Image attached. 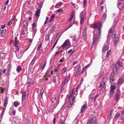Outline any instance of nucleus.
<instances>
[{
    "label": "nucleus",
    "mask_w": 124,
    "mask_h": 124,
    "mask_svg": "<svg viewBox=\"0 0 124 124\" xmlns=\"http://www.w3.org/2000/svg\"><path fill=\"white\" fill-rule=\"evenodd\" d=\"M35 25V23L34 22L32 24V30H33V28H34V27Z\"/></svg>",
    "instance_id": "0e129e2a"
},
{
    "label": "nucleus",
    "mask_w": 124,
    "mask_h": 124,
    "mask_svg": "<svg viewBox=\"0 0 124 124\" xmlns=\"http://www.w3.org/2000/svg\"><path fill=\"white\" fill-rule=\"evenodd\" d=\"M70 80V77L68 76L66 77L64 79V81H63L62 84L65 85L66 84L67 82Z\"/></svg>",
    "instance_id": "4468645a"
},
{
    "label": "nucleus",
    "mask_w": 124,
    "mask_h": 124,
    "mask_svg": "<svg viewBox=\"0 0 124 124\" xmlns=\"http://www.w3.org/2000/svg\"><path fill=\"white\" fill-rule=\"evenodd\" d=\"M37 58L38 57L37 56H34L29 66V68H31L32 67L33 65L34 64V63L35 62Z\"/></svg>",
    "instance_id": "6e6552de"
},
{
    "label": "nucleus",
    "mask_w": 124,
    "mask_h": 124,
    "mask_svg": "<svg viewBox=\"0 0 124 124\" xmlns=\"http://www.w3.org/2000/svg\"><path fill=\"white\" fill-rule=\"evenodd\" d=\"M56 11L57 13H59L61 11H63V10H62L61 9H60L57 10H56Z\"/></svg>",
    "instance_id": "680f3d73"
},
{
    "label": "nucleus",
    "mask_w": 124,
    "mask_h": 124,
    "mask_svg": "<svg viewBox=\"0 0 124 124\" xmlns=\"http://www.w3.org/2000/svg\"><path fill=\"white\" fill-rule=\"evenodd\" d=\"M87 108L86 104H85L83 105L81 108V111L83 113L86 109Z\"/></svg>",
    "instance_id": "ddd939ff"
},
{
    "label": "nucleus",
    "mask_w": 124,
    "mask_h": 124,
    "mask_svg": "<svg viewBox=\"0 0 124 124\" xmlns=\"http://www.w3.org/2000/svg\"><path fill=\"white\" fill-rule=\"evenodd\" d=\"M101 23L99 22L97 23H94L91 25V28L94 29H96L98 30V32L99 35H101Z\"/></svg>",
    "instance_id": "f257e3e1"
},
{
    "label": "nucleus",
    "mask_w": 124,
    "mask_h": 124,
    "mask_svg": "<svg viewBox=\"0 0 124 124\" xmlns=\"http://www.w3.org/2000/svg\"><path fill=\"white\" fill-rule=\"evenodd\" d=\"M11 68L12 66L11 64H9L8 65V72H10V71L11 70Z\"/></svg>",
    "instance_id": "e433bc0d"
},
{
    "label": "nucleus",
    "mask_w": 124,
    "mask_h": 124,
    "mask_svg": "<svg viewBox=\"0 0 124 124\" xmlns=\"http://www.w3.org/2000/svg\"><path fill=\"white\" fill-rule=\"evenodd\" d=\"M22 70V68L21 66L19 65L16 69V71L17 72L19 73Z\"/></svg>",
    "instance_id": "cd10ccee"
},
{
    "label": "nucleus",
    "mask_w": 124,
    "mask_h": 124,
    "mask_svg": "<svg viewBox=\"0 0 124 124\" xmlns=\"http://www.w3.org/2000/svg\"><path fill=\"white\" fill-rule=\"evenodd\" d=\"M100 88L101 89L103 88L104 87L105 85V83L104 82H103L102 83L101 82L100 83Z\"/></svg>",
    "instance_id": "4c0bfd02"
},
{
    "label": "nucleus",
    "mask_w": 124,
    "mask_h": 124,
    "mask_svg": "<svg viewBox=\"0 0 124 124\" xmlns=\"http://www.w3.org/2000/svg\"><path fill=\"white\" fill-rule=\"evenodd\" d=\"M6 29L5 30H3L1 31V37H3L5 35V33L6 32Z\"/></svg>",
    "instance_id": "f704fd0d"
},
{
    "label": "nucleus",
    "mask_w": 124,
    "mask_h": 124,
    "mask_svg": "<svg viewBox=\"0 0 124 124\" xmlns=\"http://www.w3.org/2000/svg\"><path fill=\"white\" fill-rule=\"evenodd\" d=\"M112 31V29L111 28L108 31V34H110Z\"/></svg>",
    "instance_id": "338daca9"
},
{
    "label": "nucleus",
    "mask_w": 124,
    "mask_h": 124,
    "mask_svg": "<svg viewBox=\"0 0 124 124\" xmlns=\"http://www.w3.org/2000/svg\"><path fill=\"white\" fill-rule=\"evenodd\" d=\"M44 90L43 88H42L40 90V92L39 95V96L40 98L42 99L43 95V93Z\"/></svg>",
    "instance_id": "c85d7f7f"
},
{
    "label": "nucleus",
    "mask_w": 124,
    "mask_h": 124,
    "mask_svg": "<svg viewBox=\"0 0 124 124\" xmlns=\"http://www.w3.org/2000/svg\"><path fill=\"white\" fill-rule=\"evenodd\" d=\"M42 42H40V44L39 45L37 49V50L38 52L39 51L41 48L42 46Z\"/></svg>",
    "instance_id": "c9c22d12"
},
{
    "label": "nucleus",
    "mask_w": 124,
    "mask_h": 124,
    "mask_svg": "<svg viewBox=\"0 0 124 124\" xmlns=\"http://www.w3.org/2000/svg\"><path fill=\"white\" fill-rule=\"evenodd\" d=\"M55 15L54 14H53L51 16V17H50V19H53L55 17Z\"/></svg>",
    "instance_id": "864d4df0"
},
{
    "label": "nucleus",
    "mask_w": 124,
    "mask_h": 124,
    "mask_svg": "<svg viewBox=\"0 0 124 124\" xmlns=\"http://www.w3.org/2000/svg\"><path fill=\"white\" fill-rule=\"evenodd\" d=\"M53 82L54 83H56V76H55L53 77Z\"/></svg>",
    "instance_id": "09e8293b"
},
{
    "label": "nucleus",
    "mask_w": 124,
    "mask_h": 124,
    "mask_svg": "<svg viewBox=\"0 0 124 124\" xmlns=\"http://www.w3.org/2000/svg\"><path fill=\"white\" fill-rule=\"evenodd\" d=\"M5 24L3 25H2L1 26V29H4V28H5Z\"/></svg>",
    "instance_id": "774afa93"
},
{
    "label": "nucleus",
    "mask_w": 124,
    "mask_h": 124,
    "mask_svg": "<svg viewBox=\"0 0 124 124\" xmlns=\"http://www.w3.org/2000/svg\"><path fill=\"white\" fill-rule=\"evenodd\" d=\"M75 11H73L72 12V14L71 15L73 16H75Z\"/></svg>",
    "instance_id": "69168bd1"
},
{
    "label": "nucleus",
    "mask_w": 124,
    "mask_h": 124,
    "mask_svg": "<svg viewBox=\"0 0 124 124\" xmlns=\"http://www.w3.org/2000/svg\"><path fill=\"white\" fill-rule=\"evenodd\" d=\"M55 27V25H53L51 27L50 30L49 31V32L50 33H52L54 31Z\"/></svg>",
    "instance_id": "aec40b11"
},
{
    "label": "nucleus",
    "mask_w": 124,
    "mask_h": 124,
    "mask_svg": "<svg viewBox=\"0 0 124 124\" xmlns=\"http://www.w3.org/2000/svg\"><path fill=\"white\" fill-rule=\"evenodd\" d=\"M83 39L85 40H86L87 39L86 34V29L85 28L84 31L83 35Z\"/></svg>",
    "instance_id": "4be33fe9"
},
{
    "label": "nucleus",
    "mask_w": 124,
    "mask_h": 124,
    "mask_svg": "<svg viewBox=\"0 0 124 124\" xmlns=\"http://www.w3.org/2000/svg\"><path fill=\"white\" fill-rule=\"evenodd\" d=\"M120 92H118L116 93L115 98L116 101H118L120 97Z\"/></svg>",
    "instance_id": "9d476101"
},
{
    "label": "nucleus",
    "mask_w": 124,
    "mask_h": 124,
    "mask_svg": "<svg viewBox=\"0 0 124 124\" xmlns=\"http://www.w3.org/2000/svg\"><path fill=\"white\" fill-rule=\"evenodd\" d=\"M46 62H45L44 65H43V66H42V67L41 68V69L42 70H43L44 69L46 65Z\"/></svg>",
    "instance_id": "8fccbe9b"
},
{
    "label": "nucleus",
    "mask_w": 124,
    "mask_h": 124,
    "mask_svg": "<svg viewBox=\"0 0 124 124\" xmlns=\"http://www.w3.org/2000/svg\"><path fill=\"white\" fill-rule=\"evenodd\" d=\"M8 98L7 97L5 99L4 101V106L5 107H6L8 102Z\"/></svg>",
    "instance_id": "b1692460"
},
{
    "label": "nucleus",
    "mask_w": 124,
    "mask_h": 124,
    "mask_svg": "<svg viewBox=\"0 0 124 124\" xmlns=\"http://www.w3.org/2000/svg\"><path fill=\"white\" fill-rule=\"evenodd\" d=\"M10 111H11V112L13 113V115H15L16 114V110L15 109L12 110H10Z\"/></svg>",
    "instance_id": "3c124183"
},
{
    "label": "nucleus",
    "mask_w": 124,
    "mask_h": 124,
    "mask_svg": "<svg viewBox=\"0 0 124 124\" xmlns=\"http://www.w3.org/2000/svg\"><path fill=\"white\" fill-rule=\"evenodd\" d=\"M85 10H83L80 13V17H85Z\"/></svg>",
    "instance_id": "bb28decb"
},
{
    "label": "nucleus",
    "mask_w": 124,
    "mask_h": 124,
    "mask_svg": "<svg viewBox=\"0 0 124 124\" xmlns=\"http://www.w3.org/2000/svg\"><path fill=\"white\" fill-rule=\"evenodd\" d=\"M110 34H108V35L107 36V41H108L109 40L110 38L111 37V36L110 35H109Z\"/></svg>",
    "instance_id": "6e6d98bb"
},
{
    "label": "nucleus",
    "mask_w": 124,
    "mask_h": 124,
    "mask_svg": "<svg viewBox=\"0 0 124 124\" xmlns=\"http://www.w3.org/2000/svg\"><path fill=\"white\" fill-rule=\"evenodd\" d=\"M73 52L74 51H72V50L71 49L68 52V53L69 54L71 53V54L70 55H71L73 53Z\"/></svg>",
    "instance_id": "a18cd8bd"
},
{
    "label": "nucleus",
    "mask_w": 124,
    "mask_h": 124,
    "mask_svg": "<svg viewBox=\"0 0 124 124\" xmlns=\"http://www.w3.org/2000/svg\"><path fill=\"white\" fill-rule=\"evenodd\" d=\"M14 104L16 107L19 105V102L18 101H16L14 102Z\"/></svg>",
    "instance_id": "a19ab883"
},
{
    "label": "nucleus",
    "mask_w": 124,
    "mask_h": 124,
    "mask_svg": "<svg viewBox=\"0 0 124 124\" xmlns=\"http://www.w3.org/2000/svg\"><path fill=\"white\" fill-rule=\"evenodd\" d=\"M119 40L118 38H115L114 40V44L115 45H116Z\"/></svg>",
    "instance_id": "72a5a7b5"
},
{
    "label": "nucleus",
    "mask_w": 124,
    "mask_h": 124,
    "mask_svg": "<svg viewBox=\"0 0 124 124\" xmlns=\"http://www.w3.org/2000/svg\"><path fill=\"white\" fill-rule=\"evenodd\" d=\"M70 37L72 38V40L73 41H76L78 39V37H77L75 35H74L72 36H70Z\"/></svg>",
    "instance_id": "5701e85b"
},
{
    "label": "nucleus",
    "mask_w": 124,
    "mask_h": 124,
    "mask_svg": "<svg viewBox=\"0 0 124 124\" xmlns=\"http://www.w3.org/2000/svg\"><path fill=\"white\" fill-rule=\"evenodd\" d=\"M50 35L49 34H47L46 35V38L48 39H49Z\"/></svg>",
    "instance_id": "e2e57ef3"
},
{
    "label": "nucleus",
    "mask_w": 124,
    "mask_h": 124,
    "mask_svg": "<svg viewBox=\"0 0 124 124\" xmlns=\"http://www.w3.org/2000/svg\"><path fill=\"white\" fill-rule=\"evenodd\" d=\"M40 10L39 9H38L36 11L35 13V15L36 17H39V16Z\"/></svg>",
    "instance_id": "473e14b6"
},
{
    "label": "nucleus",
    "mask_w": 124,
    "mask_h": 124,
    "mask_svg": "<svg viewBox=\"0 0 124 124\" xmlns=\"http://www.w3.org/2000/svg\"><path fill=\"white\" fill-rule=\"evenodd\" d=\"M3 74L2 71L1 70H0V79L1 77V75Z\"/></svg>",
    "instance_id": "052dcab7"
},
{
    "label": "nucleus",
    "mask_w": 124,
    "mask_h": 124,
    "mask_svg": "<svg viewBox=\"0 0 124 124\" xmlns=\"http://www.w3.org/2000/svg\"><path fill=\"white\" fill-rule=\"evenodd\" d=\"M59 122L61 123L62 124H64V123L63 120L61 119L59 121Z\"/></svg>",
    "instance_id": "5fc2aeb1"
},
{
    "label": "nucleus",
    "mask_w": 124,
    "mask_h": 124,
    "mask_svg": "<svg viewBox=\"0 0 124 124\" xmlns=\"http://www.w3.org/2000/svg\"><path fill=\"white\" fill-rule=\"evenodd\" d=\"M32 31L33 33L32 36L33 37L35 35V34L37 32V29L35 28H33V30H32Z\"/></svg>",
    "instance_id": "7c9ffc66"
},
{
    "label": "nucleus",
    "mask_w": 124,
    "mask_h": 124,
    "mask_svg": "<svg viewBox=\"0 0 124 124\" xmlns=\"http://www.w3.org/2000/svg\"><path fill=\"white\" fill-rule=\"evenodd\" d=\"M79 88V87L78 86H77L76 87V92H75V95H76L77 94L78 90V89Z\"/></svg>",
    "instance_id": "13d9d810"
},
{
    "label": "nucleus",
    "mask_w": 124,
    "mask_h": 124,
    "mask_svg": "<svg viewBox=\"0 0 124 124\" xmlns=\"http://www.w3.org/2000/svg\"><path fill=\"white\" fill-rule=\"evenodd\" d=\"M70 45V43L68 39L66 40L62 45L61 46L63 48L67 49L68 48Z\"/></svg>",
    "instance_id": "f03ea898"
},
{
    "label": "nucleus",
    "mask_w": 124,
    "mask_h": 124,
    "mask_svg": "<svg viewBox=\"0 0 124 124\" xmlns=\"http://www.w3.org/2000/svg\"><path fill=\"white\" fill-rule=\"evenodd\" d=\"M24 28L25 29V31H27V28L28 27V24L27 22L26 21H24L23 22Z\"/></svg>",
    "instance_id": "6ab92c4d"
},
{
    "label": "nucleus",
    "mask_w": 124,
    "mask_h": 124,
    "mask_svg": "<svg viewBox=\"0 0 124 124\" xmlns=\"http://www.w3.org/2000/svg\"><path fill=\"white\" fill-rule=\"evenodd\" d=\"M58 104L56 102H52L51 104V106L50 107V109H55L57 106Z\"/></svg>",
    "instance_id": "f8f14e48"
},
{
    "label": "nucleus",
    "mask_w": 124,
    "mask_h": 124,
    "mask_svg": "<svg viewBox=\"0 0 124 124\" xmlns=\"http://www.w3.org/2000/svg\"><path fill=\"white\" fill-rule=\"evenodd\" d=\"M117 7L120 10H121L123 7V4L119 2L118 3Z\"/></svg>",
    "instance_id": "412c9836"
},
{
    "label": "nucleus",
    "mask_w": 124,
    "mask_h": 124,
    "mask_svg": "<svg viewBox=\"0 0 124 124\" xmlns=\"http://www.w3.org/2000/svg\"><path fill=\"white\" fill-rule=\"evenodd\" d=\"M116 33V31H114L113 32L112 35V38H114L115 36Z\"/></svg>",
    "instance_id": "ea45409f"
},
{
    "label": "nucleus",
    "mask_w": 124,
    "mask_h": 124,
    "mask_svg": "<svg viewBox=\"0 0 124 124\" xmlns=\"http://www.w3.org/2000/svg\"><path fill=\"white\" fill-rule=\"evenodd\" d=\"M110 89L109 90V96H112L114 92V90L115 89L116 86L114 85H111Z\"/></svg>",
    "instance_id": "20e7f679"
},
{
    "label": "nucleus",
    "mask_w": 124,
    "mask_h": 124,
    "mask_svg": "<svg viewBox=\"0 0 124 124\" xmlns=\"http://www.w3.org/2000/svg\"><path fill=\"white\" fill-rule=\"evenodd\" d=\"M120 116V114L119 113H117L116 115H115L114 118V120H115L119 116Z\"/></svg>",
    "instance_id": "79ce46f5"
},
{
    "label": "nucleus",
    "mask_w": 124,
    "mask_h": 124,
    "mask_svg": "<svg viewBox=\"0 0 124 124\" xmlns=\"http://www.w3.org/2000/svg\"><path fill=\"white\" fill-rule=\"evenodd\" d=\"M22 53L21 52H20L19 51H18L17 53H16V55L17 58H20L22 56Z\"/></svg>",
    "instance_id": "f3484780"
},
{
    "label": "nucleus",
    "mask_w": 124,
    "mask_h": 124,
    "mask_svg": "<svg viewBox=\"0 0 124 124\" xmlns=\"http://www.w3.org/2000/svg\"><path fill=\"white\" fill-rule=\"evenodd\" d=\"M4 112L2 111V112L0 113V118L1 119V120L2 119V117L4 114Z\"/></svg>",
    "instance_id": "de8ad7c7"
},
{
    "label": "nucleus",
    "mask_w": 124,
    "mask_h": 124,
    "mask_svg": "<svg viewBox=\"0 0 124 124\" xmlns=\"http://www.w3.org/2000/svg\"><path fill=\"white\" fill-rule=\"evenodd\" d=\"M115 71L113 70V71L110 74L109 77L110 82L111 83H112L113 81V78L114 75Z\"/></svg>",
    "instance_id": "0eeeda50"
},
{
    "label": "nucleus",
    "mask_w": 124,
    "mask_h": 124,
    "mask_svg": "<svg viewBox=\"0 0 124 124\" xmlns=\"http://www.w3.org/2000/svg\"><path fill=\"white\" fill-rule=\"evenodd\" d=\"M50 70V69H49L47 70L45 74V75L44 76V79L46 80H48V78H50L51 76L49 75V72Z\"/></svg>",
    "instance_id": "7ed1b4c3"
},
{
    "label": "nucleus",
    "mask_w": 124,
    "mask_h": 124,
    "mask_svg": "<svg viewBox=\"0 0 124 124\" xmlns=\"http://www.w3.org/2000/svg\"><path fill=\"white\" fill-rule=\"evenodd\" d=\"M12 117L11 118H10V120L11 121H12V122H11L12 124H13V123L14 124H15L16 123V121H12L11 120L12 119Z\"/></svg>",
    "instance_id": "4d7b16f0"
},
{
    "label": "nucleus",
    "mask_w": 124,
    "mask_h": 124,
    "mask_svg": "<svg viewBox=\"0 0 124 124\" xmlns=\"http://www.w3.org/2000/svg\"><path fill=\"white\" fill-rule=\"evenodd\" d=\"M119 67H123L122 63L121 62V63L118 65V66L115 65H112V67L113 70L114 71H116L118 70Z\"/></svg>",
    "instance_id": "39448f33"
},
{
    "label": "nucleus",
    "mask_w": 124,
    "mask_h": 124,
    "mask_svg": "<svg viewBox=\"0 0 124 124\" xmlns=\"http://www.w3.org/2000/svg\"><path fill=\"white\" fill-rule=\"evenodd\" d=\"M42 4H40L39 5L38 8V9H39V10H40V9H41L42 7Z\"/></svg>",
    "instance_id": "bf43d9fd"
},
{
    "label": "nucleus",
    "mask_w": 124,
    "mask_h": 124,
    "mask_svg": "<svg viewBox=\"0 0 124 124\" xmlns=\"http://www.w3.org/2000/svg\"><path fill=\"white\" fill-rule=\"evenodd\" d=\"M62 4V2H59L57 3L55 6V8H60L61 5Z\"/></svg>",
    "instance_id": "c756f323"
},
{
    "label": "nucleus",
    "mask_w": 124,
    "mask_h": 124,
    "mask_svg": "<svg viewBox=\"0 0 124 124\" xmlns=\"http://www.w3.org/2000/svg\"><path fill=\"white\" fill-rule=\"evenodd\" d=\"M96 91L95 89H94L92 91V92L90 95L89 97V98L92 99L94 96V95Z\"/></svg>",
    "instance_id": "9b49d317"
},
{
    "label": "nucleus",
    "mask_w": 124,
    "mask_h": 124,
    "mask_svg": "<svg viewBox=\"0 0 124 124\" xmlns=\"http://www.w3.org/2000/svg\"><path fill=\"white\" fill-rule=\"evenodd\" d=\"M67 68L66 67H64L62 69L61 71L62 74H64L67 70Z\"/></svg>",
    "instance_id": "2f4dec72"
},
{
    "label": "nucleus",
    "mask_w": 124,
    "mask_h": 124,
    "mask_svg": "<svg viewBox=\"0 0 124 124\" xmlns=\"http://www.w3.org/2000/svg\"><path fill=\"white\" fill-rule=\"evenodd\" d=\"M68 107H66L65 106V105H64L62 106V108H61V110H64L65 108H68Z\"/></svg>",
    "instance_id": "603ef678"
},
{
    "label": "nucleus",
    "mask_w": 124,
    "mask_h": 124,
    "mask_svg": "<svg viewBox=\"0 0 124 124\" xmlns=\"http://www.w3.org/2000/svg\"><path fill=\"white\" fill-rule=\"evenodd\" d=\"M26 93L25 92H23L22 95V103L23 104V103H24L25 102V100L26 98Z\"/></svg>",
    "instance_id": "1a4fd4ad"
},
{
    "label": "nucleus",
    "mask_w": 124,
    "mask_h": 124,
    "mask_svg": "<svg viewBox=\"0 0 124 124\" xmlns=\"http://www.w3.org/2000/svg\"><path fill=\"white\" fill-rule=\"evenodd\" d=\"M80 23L82 24L84 20V17H80Z\"/></svg>",
    "instance_id": "c03bdc74"
},
{
    "label": "nucleus",
    "mask_w": 124,
    "mask_h": 124,
    "mask_svg": "<svg viewBox=\"0 0 124 124\" xmlns=\"http://www.w3.org/2000/svg\"><path fill=\"white\" fill-rule=\"evenodd\" d=\"M99 41V39L97 35H94L93 37V40L92 43V47H93V46L94 45L96 42Z\"/></svg>",
    "instance_id": "423d86ee"
},
{
    "label": "nucleus",
    "mask_w": 124,
    "mask_h": 124,
    "mask_svg": "<svg viewBox=\"0 0 124 124\" xmlns=\"http://www.w3.org/2000/svg\"><path fill=\"white\" fill-rule=\"evenodd\" d=\"M65 85L62 84L60 90V93L62 92L63 90H64L65 88V87H64Z\"/></svg>",
    "instance_id": "58836bf2"
},
{
    "label": "nucleus",
    "mask_w": 124,
    "mask_h": 124,
    "mask_svg": "<svg viewBox=\"0 0 124 124\" xmlns=\"http://www.w3.org/2000/svg\"><path fill=\"white\" fill-rule=\"evenodd\" d=\"M6 55V53H4L3 51H2L0 53V58L2 59Z\"/></svg>",
    "instance_id": "a211bd4d"
},
{
    "label": "nucleus",
    "mask_w": 124,
    "mask_h": 124,
    "mask_svg": "<svg viewBox=\"0 0 124 124\" xmlns=\"http://www.w3.org/2000/svg\"><path fill=\"white\" fill-rule=\"evenodd\" d=\"M87 2V0H83V7H85L86 5Z\"/></svg>",
    "instance_id": "49530a36"
},
{
    "label": "nucleus",
    "mask_w": 124,
    "mask_h": 124,
    "mask_svg": "<svg viewBox=\"0 0 124 124\" xmlns=\"http://www.w3.org/2000/svg\"><path fill=\"white\" fill-rule=\"evenodd\" d=\"M111 52L110 50H109L107 53L106 56L107 57H108L109 55L111 54Z\"/></svg>",
    "instance_id": "37998d69"
},
{
    "label": "nucleus",
    "mask_w": 124,
    "mask_h": 124,
    "mask_svg": "<svg viewBox=\"0 0 124 124\" xmlns=\"http://www.w3.org/2000/svg\"><path fill=\"white\" fill-rule=\"evenodd\" d=\"M75 100V98L74 96H73L71 99H70V104L71 105H73Z\"/></svg>",
    "instance_id": "a878e982"
},
{
    "label": "nucleus",
    "mask_w": 124,
    "mask_h": 124,
    "mask_svg": "<svg viewBox=\"0 0 124 124\" xmlns=\"http://www.w3.org/2000/svg\"><path fill=\"white\" fill-rule=\"evenodd\" d=\"M124 82V78L123 79L122 78H120L119 79L117 82V85H121Z\"/></svg>",
    "instance_id": "2eb2a0df"
},
{
    "label": "nucleus",
    "mask_w": 124,
    "mask_h": 124,
    "mask_svg": "<svg viewBox=\"0 0 124 124\" xmlns=\"http://www.w3.org/2000/svg\"><path fill=\"white\" fill-rule=\"evenodd\" d=\"M108 45H105L103 46L102 48V51L103 52H105L108 50Z\"/></svg>",
    "instance_id": "393cba45"
},
{
    "label": "nucleus",
    "mask_w": 124,
    "mask_h": 124,
    "mask_svg": "<svg viewBox=\"0 0 124 124\" xmlns=\"http://www.w3.org/2000/svg\"><path fill=\"white\" fill-rule=\"evenodd\" d=\"M19 41L17 40V38L16 37H15L14 46L16 47H18L19 45Z\"/></svg>",
    "instance_id": "dca6fc26"
}]
</instances>
